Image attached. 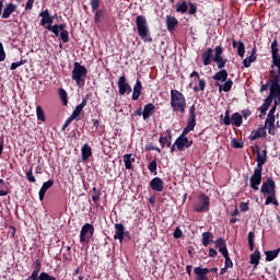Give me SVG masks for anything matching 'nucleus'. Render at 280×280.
<instances>
[{
  "label": "nucleus",
  "mask_w": 280,
  "mask_h": 280,
  "mask_svg": "<svg viewBox=\"0 0 280 280\" xmlns=\"http://www.w3.org/2000/svg\"><path fill=\"white\" fill-rule=\"evenodd\" d=\"M171 106L175 113H185V108H187V101L185 100V95L180 93L178 90L171 91Z\"/></svg>",
  "instance_id": "nucleus-1"
},
{
  "label": "nucleus",
  "mask_w": 280,
  "mask_h": 280,
  "mask_svg": "<svg viewBox=\"0 0 280 280\" xmlns=\"http://www.w3.org/2000/svg\"><path fill=\"white\" fill-rule=\"evenodd\" d=\"M136 25L140 38L145 43H152V37L150 36V28H148V20L145 16L138 15L136 19Z\"/></svg>",
  "instance_id": "nucleus-2"
},
{
  "label": "nucleus",
  "mask_w": 280,
  "mask_h": 280,
  "mask_svg": "<svg viewBox=\"0 0 280 280\" xmlns=\"http://www.w3.org/2000/svg\"><path fill=\"white\" fill-rule=\"evenodd\" d=\"M72 80L75 81L78 86H84V80H86V68L79 62L74 63Z\"/></svg>",
  "instance_id": "nucleus-3"
},
{
  "label": "nucleus",
  "mask_w": 280,
  "mask_h": 280,
  "mask_svg": "<svg viewBox=\"0 0 280 280\" xmlns=\"http://www.w3.org/2000/svg\"><path fill=\"white\" fill-rule=\"evenodd\" d=\"M277 106H279V103L275 101V106L269 110L265 121V128L268 130L269 135H275V132H277V127H275V113H277Z\"/></svg>",
  "instance_id": "nucleus-4"
},
{
  "label": "nucleus",
  "mask_w": 280,
  "mask_h": 280,
  "mask_svg": "<svg viewBox=\"0 0 280 280\" xmlns=\"http://www.w3.org/2000/svg\"><path fill=\"white\" fill-rule=\"evenodd\" d=\"M46 30H49V32H52L55 36H60L62 43H69V32L65 30V24L46 26Z\"/></svg>",
  "instance_id": "nucleus-5"
},
{
  "label": "nucleus",
  "mask_w": 280,
  "mask_h": 280,
  "mask_svg": "<svg viewBox=\"0 0 280 280\" xmlns=\"http://www.w3.org/2000/svg\"><path fill=\"white\" fill-rule=\"evenodd\" d=\"M93 233H95V228H93L92 224L86 223L82 226L81 233H80V242L85 244H89L91 237H93Z\"/></svg>",
  "instance_id": "nucleus-6"
},
{
  "label": "nucleus",
  "mask_w": 280,
  "mask_h": 280,
  "mask_svg": "<svg viewBox=\"0 0 280 280\" xmlns=\"http://www.w3.org/2000/svg\"><path fill=\"white\" fill-rule=\"evenodd\" d=\"M209 197L202 195L199 197V201L195 205V211H197V213L209 211Z\"/></svg>",
  "instance_id": "nucleus-7"
},
{
  "label": "nucleus",
  "mask_w": 280,
  "mask_h": 280,
  "mask_svg": "<svg viewBox=\"0 0 280 280\" xmlns=\"http://www.w3.org/2000/svg\"><path fill=\"white\" fill-rule=\"evenodd\" d=\"M259 185H261V170L255 168L253 176L250 177V187L252 189H259Z\"/></svg>",
  "instance_id": "nucleus-8"
},
{
  "label": "nucleus",
  "mask_w": 280,
  "mask_h": 280,
  "mask_svg": "<svg viewBox=\"0 0 280 280\" xmlns=\"http://www.w3.org/2000/svg\"><path fill=\"white\" fill-rule=\"evenodd\" d=\"M222 46L215 47V54L213 60L217 62L219 69H224L228 60L222 58Z\"/></svg>",
  "instance_id": "nucleus-9"
},
{
  "label": "nucleus",
  "mask_w": 280,
  "mask_h": 280,
  "mask_svg": "<svg viewBox=\"0 0 280 280\" xmlns=\"http://www.w3.org/2000/svg\"><path fill=\"white\" fill-rule=\"evenodd\" d=\"M118 89H119V95H126V93L132 92V88H130V84H128V82H126V77L119 78Z\"/></svg>",
  "instance_id": "nucleus-10"
},
{
  "label": "nucleus",
  "mask_w": 280,
  "mask_h": 280,
  "mask_svg": "<svg viewBox=\"0 0 280 280\" xmlns=\"http://www.w3.org/2000/svg\"><path fill=\"white\" fill-rule=\"evenodd\" d=\"M262 194L272 195L275 194V180L268 178L265 184L261 186Z\"/></svg>",
  "instance_id": "nucleus-11"
},
{
  "label": "nucleus",
  "mask_w": 280,
  "mask_h": 280,
  "mask_svg": "<svg viewBox=\"0 0 280 280\" xmlns=\"http://www.w3.org/2000/svg\"><path fill=\"white\" fill-rule=\"evenodd\" d=\"M175 145H176L177 150H179V152H183V150H185V148L191 147V142L185 137H179L176 140Z\"/></svg>",
  "instance_id": "nucleus-12"
},
{
  "label": "nucleus",
  "mask_w": 280,
  "mask_h": 280,
  "mask_svg": "<svg viewBox=\"0 0 280 280\" xmlns=\"http://www.w3.org/2000/svg\"><path fill=\"white\" fill-rule=\"evenodd\" d=\"M194 272L196 275V280H209L207 277V275H209V269L196 267Z\"/></svg>",
  "instance_id": "nucleus-13"
},
{
  "label": "nucleus",
  "mask_w": 280,
  "mask_h": 280,
  "mask_svg": "<svg viewBox=\"0 0 280 280\" xmlns=\"http://www.w3.org/2000/svg\"><path fill=\"white\" fill-rule=\"evenodd\" d=\"M54 187V180L49 179L48 182L44 183L40 190H39V200L43 202L45 200V194H47V189Z\"/></svg>",
  "instance_id": "nucleus-14"
},
{
  "label": "nucleus",
  "mask_w": 280,
  "mask_h": 280,
  "mask_svg": "<svg viewBox=\"0 0 280 280\" xmlns=\"http://www.w3.org/2000/svg\"><path fill=\"white\" fill-rule=\"evenodd\" d=\"M257 167L256 170H262V165H266V161H267V151L264 150L262 153L257 152Z\"/></svg>",
  "instance_id": "nucleus-15"
},
{
  "label": "nucleus",
  "mask_w": 280,
  "mask_h": 280,
  "mask_svg": "<svg viewBox=\"0 0 280 280\" xmlns=\"http://www.w3.org/2000/svg\"><path fill=\"white\" fill-rule=\"evenodd\" d=\"M151 188L153 189V191H163V179L160 177H154L151 180Z\"/></svg>",
  "instance_id": "nucleus-16"
},
{
  "label": "nucleus",
  "mask_w": 280,
  "mask_h": 280,
  "mask_svg": "<svg viewBox=\"0 0 280 280\" xmlns=\"http://www.w3.org/2000/svg\"><path fill=\"white\" fill-rule=\"evenodd\" d=\"M152 115H154V104L149 103L144 106L142 116H143V119H150Z\"/></svg>",
  "instance_id": "nucleus-17"
},
{
  "label": "nucleus",
  "mask_w": 280,
  "mask_h": 280,
  "mask_svg": "<svg viewBox=\"0 0 280 280\" xmlns=\"http://www.w3.org/2000/svg\"><path fill=\"white\" fill-rule=\"evenodd\" d=\"M215 247L219 248V252L223 255V257H226V254H229V249H226V242H224V240H217Z\"/></svg>",
  "instance_id": "nucleus-18"
},
{
  "label": "nucleus",
  "mask_w": 280,
  "mask_h": 280,
  "mask_svg": "<svg viewBox=\"0 0 280 280\" xmlns=\"http://www.w3.org/2000/svg\"><path fill=\"white\" fill-rule=\"evenodd\" d=\"M115 229H116V233L114 235V238L119 240L120 243L124 242V232H125L124 224L117 223L115 225Z\"/></svg>",
  "instance_id": "nucleus-19"
},
{
  "label": "nucleus",
  "mask_w": 280,
  "mask_h": 280,
  "mask_svg": "<svg viewBox=\"0 0 280 280\" xmlns=\"http://www.w3.org/2000/svg\"><path fill=\"white\" fill-rule=\"evenodd\" d=\"M212 56H213V49L211 48H209L202 54V60H203L205 67H209V65H211Z\"/></svg>",
  "instance_id": "nucleus-20"
},
{
  "label": "nucleus",
  "mask_w": 280,
  "mask_h": 280,
  "mask_svg": "<svg viewBox=\"0 0 280 280\" xmlns=\"http://www.w3.org/2000/svg\"><path fill=\"white\" fill-rule=\"evenodd\" d=\"M14 10H16V5L12 3L7 4L2 13V19H10Z\"/></svg>",
  "instance_id": "nucleus-21"
},
{
  "label": "nucleus",
  "mask_w": 280,
  "mask_h": 280,
  "mask_svg": "<svg viewBox=\"0 0 280 280\" xmlns=\"http://www.w3.org/2000/svg\"><path fill=\"white\" fill-rule=\"evenodd\" d=\"M84 106H86V100H83L82 103L75 107V109L73 110V113L71 115V119H78V117H80V114L82 113Z\"/></svg>",
  "instance_id": "nucleus-22"
},
{
  "label": "nucleus",
  "mask_w": 280,
  "mask_h": 280,
  "mask_svg": "<svg viewBox=\"0 0 280 280\" xmlns=\"http://www.w3.org/2000/svg\"><path fill=\"white\" fill-rule=\"evenodd\" d=\"M141 89H142L141 81L137 80L136 85L133 88V93H132V100L133 101L139 100V97L141 96Z\"/></svg>",
  "instance_id": "nucleus-23"
},
{
  "label": "nucleus",
  "mask_w": 280,
  "mask_h": 280,
  "mask_svg": "<svg viewBox=\"0 0 280 280\" xmlns=\"http://www.w3.org/2000/svg\"><path fill=\"white\" fill-rule=\"evenodd\" d=\"M226 78H229V72L221 70L214 74L213 80H217V82H226Z\"/></svg>",
  "instance_id": "nucleus-24"
},
{
  "label": "nucleus",
  "mask_w": 280,
  "mask_h": 280,
  "mask_svg": "<svg viewBox=\"0 0 280 280\" xmlns=\"http://www.w3.org/2000/svg\"><path fill=\"white\" fill-rule=\"evenodd\" d=\"M82 152V160L86 161L90 156H92L93 151L91 150V148L89 147V144H84L81 149Z\"/></svg>",
  "instance_id": "nucleus-25"
},
{
  "label": "nucleus",
  "mask_w": 280,
  "mask_h": 280,
  "mask_svg": "<svg viewBox=\"0 0 280 280\" xmlns=\"http://www.w3.org/2000/svg\"><path fill=\"white\" fill-rule=\"evenodd\" d=\"M124 163L126 170H132V163H135V158L132 156V154L124 155Z\"/></svg>",
  "instance_id": "nucleus-26"
},
{
  "label": "nucleus",
  "mask_w": 280,
  "mask_h": 280,
  "mask_svg": "<svg viewBox=\"0 0 280 280\" xmlns=\"http://www.w3.org/2000/svg\"><path fill=\"white\" fill-rule=\"evenodd\" d=\"M255 49L252 50V54L249 57H247L246 59H244L243 65L244 67H246V69H248V67H250V65H253V62H255V60H257V57H255Z\"/></svg>",
  "instance_id": "nucleus-27"
},
{
  "label": "nucleus",
  "mask_w": 280,
  "mask_h": 280,
  "mask_svg": "<svg viewBox=\"0 0 280 280\" xmlns=\"http://www.w3.org/2000/svg\"><path fill=\"white\" fill-rule=\"evenodd\" d=\"M271 55H272V59L280 57V55H279V43L277 42V39H275L271 43Z\"/></svg>",
  "instance_id": "nucleus-28"
},
{
  "label": "nucleus",
  "mask_w": 280,
  "mask_h": 280,
  "mask_svg": "<svg viewBox=\"0 0 280 280\" xmlns=\"http://www.w3.org/2000/svg\"><path fill=\"white\" fill-rule=\"evenodd\" d=\"M231 121L234 126H236V128H240V126H242V116L240 113H235L232 115L231 117Z\"/></svg>",
  "instance_id": "nucleus-29"
},
{
  "label": "nucleus",
  "mask_w": 280,
  "mask_h": 280,
  "mask_svg": "<svg viewBox=\"0 0 280 280\" xmlns=\"http://www.w3.org/2000/svg\"><path fill=\"white\" fill-rule=\"evenodd\" d=\"M211 242H213V234H211L209 232H205L202 234V244H203V246H209V244H211Z\"/></svg>",
  "instance_id": "nucleus-30"
},
{
  "label": "nucleus",
  "mask_w": 280,
  "mask_h": 280,
  "mask_svg": "<svg viewBox=\"0 0 280 280\" xmlns=\"http://www.w3.org/2000/svg\"><path fill=\"white\" fill-rule=\"evenodd\" d=\"M36 115H37L38 121H47V117L45 116V110H43V107L40 105L36 107Z\"/></svg>",
  "instance_id": "nucleus-31"
},
{
  "label": "nucleus",
  "mask_w": 280,
  "mask_h": 280,
  "mask_svg": "<svg viewBox=\"0 0 280 280\" xmlns=\"http://www.w3.org/2000/svg\"><path fill=\"white\" fill-rule=\"evenodd\" d=\"M166 23H167V30L172 31L176 25H178V20L176 18L167 16L166 18Z\"/></svg>",
  "instance_id": "nucleus-32"
},
{
  "label": "nucleus",
  "mask_w": 280,
  "mask_h": 280,
  "mask_svg": "<svg viewBox=\"0 0 280 280\" xmlns=\"http://www.w3.org/2000/svg\"><path fill=\"white\" fill-rule=\"evenodd\" d=\"M194 128H196V119H188V125L187 127L184 129L183 135H187L188 132H191V130H194Z\"/></svg>",
  "instance_id": "nucleus-33"
},
{
  "label": "nucleus",
  "mask_w": 280,
  "mask_h": 280,
  "mask_svg": "<svg viewBox=\"0 0 280 280\" xmlns=\"http://www.w3.org/2000/svg\"><path fill=\"white\" fill-rule=\"evenodd\" d=\"M261 258L259 252H255L254 254L250 255V264L257 268L259 266V259Z\"/></svg>",
  "instance_id": "nucleus-34"
},
{
  "label": "nucleus",
  "mask_w": 280,
  "mask_h": 280,
  "mask_svg": "<svg viewBox=\"0 0 280 280\" xmlns=\"http://www.w3.org/2000/svg\"><path fill=\"white\" fill-rule=\"evenodd\" d=\"M220 91H224V93H229V91H231L232 86H233V81L229 80L225 81V83L223 85L218 84Z\"/></svg>",
  "instance_id": "nucleus-35"
},
{
  "label": "nucleus",
  "mask_w": 280,
  "mask_h": 280,
  "mask_svg": "<svg viewBox=\"0 0 280 280\" xmlns=\"http://www.w3.org/2000/svg\"><path fill=\"white\" fill-rule=\"evenodd\" d=\"M279 255V249L266 252V259L267 261H272L273 259H277Z\"/></svg>",
  "instance_id": "nucleus-36"
},
{
  "label": "nucleus",
  "mask_w": 280,
  "mask_h": 280,
  "mask_svg": "<svg viewBox=\"0 0 280 280\" xmlns=\"http://www.w3.org/2000/svg\"><path fill=\"white\" fill-rule=\"evenodd\" d=\"M160 143H161L162 148H165V145L167 148H170V145H172V137H170V136L161 137Z\"/></svg>",
  "instance_id": "nucleus-37"
},
{
  "label": "nucleus",
  "mask_w": 280,
  "mask_h": 280,
  "mask_svg": "<svg viewBox=\"0 0 280 280\" xmlns=\"http://www.w3.org/2000/svg\"><path fill=\"white\" fill-rule=\"evenodd\" d=\"M54 24V18H51V15H49L48 18H43L40 21V25H43L44 27H49Z\"/></svg>",
  "instance_id": "nucleus-38"
},
{
  "label": "nucleus",
  "mask_w": 280,
  "mask_h": 280,
  "mask_svg": "<svg viewBox=\"0 0 280 280\" xmlns=\"http://www.w3.org/2000/svg\"><path fill=\"white\" fill-rule=\"evenodd\" d=\"M238 56L244 58V54H246V47L244 46V42H238V46L236 47Z\"/></svg>",
  "instance_id": "nucleus-39"
},
{
  "label": "nucleus",
  "mask_w": 280,
  "mask_h": 280,
  "mask_svg": "<svg viewBox=\"0 0 280 280\" xmlns=\"http://www.w3.org/2000/svg\"><path fill=\"white\" fill-rule=\"evenodd\" d=\"M59 97L61 98L63 106H67L68 100H67V91H65V89H59Z\"/></svg>",
  "instance_id": "nucleus-40"
},
{
  "label": "nucleus",
  "mask_w": 280,
  "mask_h": 280,
  "mask_svg": "<svg viewBox=\"0 0 280 280\" xmlns=\"http://www.w3.org/2000/svg\"><path fill=\"white\" fill-rule=\"evenodd\" d=\"M231 145L232 148L240 149V148H244V142L242 140L232 139Z\"/></svg>",
  "instance_id": "nucleus-41"
},
{
  "label": "nucleus",
  "mask_w": 280,
  "mask_h": 280,
  "mask_svg": "<svg viewBox=\"0 0 280 280\" xmlns=\"http://www.w3.org/2000/svg\"><path fill=\"white\" fill-rule=\"evenodd\" d=\"M261 132H264V129H260L258 131H253L249 136L250 141H255V139H259L261 137Z\"/></svg>",
  "instance_id": "nucleus-42"
},
{
  "label": "nucleus",
  "mask_w": 280,
  "mask_h": 280,
  "mask_svg": "<svg viewBox=\"0 0 280 280\" xmlns=\"http://www.w3.org/2000/svg\"><path fill=\"white\" fill-rule=\"evenodd\" d=\"M39 280H56V277L49 276L47 272H42L39 275Z\"/></svg>",
  "instance_id": "nucleus-43"
},
{
  "label": "nucleus",
  "mask_w": 280,
  "mask_h": 280,
  "mask_svg": "<svg viewBox=\"0 0 280 280\" xmlns=\"http://www.w3.org/2000/svg\"><path fill=\"white\" fill-rule=\"evenodd\" d=\"M266 205H277V200L275 199V194L267 196Z\"/></svg>",
  "instance_id": "nucleus-44"
},
{
  "label": "nucleus",
  "mask_w": 280,
  "mask_h": 280,
  "mask_svg": "<svg viewBox=\"0 0 280 280\" xmlns=\"http://www.w3.org/2000/svg\"><path fill=\"white\" fill-rule=\"evenodd\" d=\"M187 2H182L177 4V12H187Z\"/></svg>",
  "instance_id": "nucleus-45"
},
{
  "label": "nucleus",
  "mask_w": 280,
  "mask_h": 280,
  "mask_svg": "<svg viewBox=\"0 0 280 280\" xmlns=\"http://www.w3.org/2000/svg\"><path fill=\"white\" fill-rule=\"evenodd\" d=\"M173 237H175V240H180V237H183V231H180V228L175 229Z\"/></svg>",
  "instance_id": "nucleus-46"
},
{
  "label": "nucleus",
  "mask_w": 280,
  "mask_h": 280,
  "mask_svg": "<svg viewBox=\"0 0 280 280\" xmlns=\"http://www.w3.org/2000/svg\"><path fill=\"white\" fill-rule=\"evenodd\" d=\"M92 200L94 202H97V200H100V190H97V188H93V196H92Z\"/></svg>",
  "instance_id": "nucleus-47"
},
{
  "label": "nucleus",
  "mask_w": 280,
  "mask_h": 280,
  "mask_svg": "<svg viewBox=\"0 0 280 280\" xmlns=\"http://www.w3.org/2000/svg\"><path fill=\"white\" fill-rule=\"evenodd\" d=\"M22 65H25V61L21 60V61L11 63V71L19 69V67H22Z\"/></svg>",
  "instance_id": "nucleus-48"
},
{
  "label": "nucleus",
  "mask_w": 280,
  "mask_h": 280,
  "mask_svg": "<svg viewBox=\"0 0 280 280\" xmlns=\"http://www.w3.org/2000/svg\"><path fill=\"white\" fill-rule=\"evenodd\" d=\"M149 171H150L152 174H156V162H155V160H153V161L149 164Z\"/></svg>",
  "instance_id": "nucleus-49"
},
{
  "label": "nucleus",
  "mask_w": 280,
  "mask_h": 280,
  "mask_svg": "<svg viewBox=\"0 0 280 280\" xmlns=\"http://www.w3.org/2000/svg\"><path fill=\"white\" fill-rule=\"evenodd\" d=\"M26 178L30 183H36V177H34V173H32V171L26 173Z\"/></svg>",
  "instance_id": "nucleus-50"
},
{
  "label": "nucleus",
  "mask_w": 280,
  "mask_h": 280,
  "mask_svg": "<svg viewBox=\"0 0 280 280\" xmlns=\"http://www.w3.org/2000/svg\"><path fill=\"white\" fill-rule=\"evenodd\" d=\"M5 60V50L3 49V44L0 42V62Z\"/></svg>",
  "instance_id": "nucleus-51"
},
{
  "label": "nucleus",
  "mask_w": 280,
  "mask_h": 280,
  "mask_svg": "<svg viewBox=\"0 0 280 280\" xmlns=\"http://www.w3.org/2000/svg\"><path fill=\"white\" fill-rule=\"evenodd\" d=\"M223 257L225 259V268H231L233 266V261H231L229 254H226V256H223Z\"/></svg>",
  "instance_id": "nucleus-52"
},
{
  "label": "nucleus",
  "mask_w": 280,
  "mask_h": 280,
  "mask_svg": "<svg viewBox=\"0 0 280 280\" xmlns=\"http://www.w3.org/2000/svg\"><path fill=\"white\" fill-rule=\"evenodd\" d=\"M231 122H232L231 117L229 116V112H226L225 117L223 118V124L225 126H231Z\"/></svg>",
  "instance_id": "nucleus-53"
},
{
  "label": "nucleus",
  "mask_w": 280,
  "mask_h": 280,
  "mask_svg": "<svg viewBox=\"0 0 280 280\" xmlns=\"http://www.w3.org/2000/svg\"><path fill=\"white\" fill-rule=\"evenodd\" d=\"M94 12H95L94 21H96V23H100V21L102 19V11L95 10Z\"/></svg>",
  "instance_id": "nucleus-54"
},
{
  "label": "nucleus",
  "mask_w": 280,
  "mask_h": 280,
  "mask_svg": "<svg viewBox=\"0 0 280 280\" xmlns=\"http://www.w3.org/2000/svg\"><path fill=\"white\" fill-rule=\"evenodd\" d=\"M272 60H273L275 67H277V69H278V73L280 75V57H276Z\"/></svg>",
  "instance_id": "nucleus-55"
},
{
  "label": "nucleus",
  "mask_w": 280,
  "mask_h": 280,
  "mask_svg": "<svg viewBox=\"0 0 280 280\" xmlns=\"http://www.w3.org/2000/svg\"><path fill=\"white\" fill-rule=\"evenodd\" d=\"M92 10L95 11L100 8V0H91Z\"/></svg>",
  "instance_id": "nucleus-56"
},
{
  "label": "nucleus",
  "mask_w": 280,
  "mask_h": 280,
  "mask_svg": "<svg viewBox=\"0 0 280 280\" xmlns=\"http://www.w3.org/2000/svg\"><path fill=\"white\" fill-rule=\"evenodd\" d=\"M189 113H190L189 119H196V106L192 105L189 109Z\"/></svg>",
  "instance_id": "nucleus-57"
},
{
  "label": "nucleus",
  "mask_w": 280,
  "mask_h": 280,
  "mask_svg": "<svg viewBox=\"0 0 280 280\" xmlns=\"http://www.w3.org/2000/svg\"><path fill=\"white\" fill-rule=\"evenodd\" d=\"M198 80V82H199V91H205V86H206V82H205V80H202V79H200V78H198L197 79Z\"/></svg>",
  "instance_id": "nucleus-58"
},
{
  "label": "nucleus",
  "mask_w": 280,
  "mask_h": 280,
  "mask_svg": "<svg viewBox=\"0 0 280 280\" xmlns=\"http://www.w3.org/2000/svg\"><path fill=\"white\" fill-rule=\"evenodd\" d=\"M255 241V233L249 232L248 233V242H249V246H253V242Z\"/></svg>",
  "instance_id": "nucleus-59"
},
{
  "label": "nucleus",
  "mask_w": 280,
  "mask_h": 280,
  "mask_svg": "<svg viewBox=\"0 0 280 280\" xmlns=\"http://www.w3.org/2000/svg\"><path fill=\"white\" fill-rule=\"evenodd\" d=\"M38 272L39 271H33L32 275L30 276L31 280H38L40 279V277L38 278Z\"/></svg>",
  "instance_id": "nucleus-60"
},
{
  "label": "nucleus",
  "mask_w": 280,
  "mask_h": 280,
  "mask_svg": "<svg viewBox=\"0 0 280 280\" xmlns=\"http://www.w3.org/2000/svg\"><path fill=\"white\" fill-rule=\"evenodd\" d=\"M33 5H34V0H28L26 2L25 10H32Z\"/></svg>",
  "instance_id": "nucleus-61"
},
{
  "label": "nucleus",
  "mask_w": 280,
  "mask_h": 280,
  "mask_svg": "<svg viewBox=\"0 0 280 280\" xmlns=\"http://www.w3.org/2000/svg\"><path fill=\"white\" fill-rule=\"evenodd\" d=\"M242 115H243L244 119H248V117H250V110L245 109L242 112Z\"/></svg>",
  "instance_id": "nucleus-62"
},
{
  "label": "nucleus",
  "mask_w": 280,
  "mask_h": 280,
  "mask_svg": "<svg viewBox=\"0 0 280 280\" xmlns=\"http://www.w3.org/2000/svg\"><path fill=\"white\" fill-rule=\"evenodd\" d=\"M34 266H35V272H40V261H35L34 262Z\"/></svg>",
  "instance_id": "nucleus-63"
},
{
  "label": "nucleus",
  "mask_w": 280,
  "mask_h": 280,
  "mask_svg": "<svg viewBox=\"0 0 280 280\" xmlns=\"http://www.w3.org/2000/svg\"><path fill=\"white\" fill-rule=\"evenodd\" d=\"M241 210H242V211H248V203L242 202V203H241Z\"/></svg>",
  "instance_id": "nucleus-64"
}]
</instances>
